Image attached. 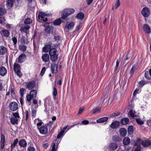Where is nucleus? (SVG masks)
<instances>
[{"label":"nucleus","instance_id":"nucleus-1","mask_svg":"<svg viewBox=\"0 0 151 151\" xmlns=\"http://www.w3.org/2000/svg\"><path fill=\"white\" fill-rule=\"evenodd\" d=\"M75 12L73 9L67 8L63 10L62 12V18L65 20H67V17L69 15L73 14Z\"/></svg>","mask_w":151,"mask_h":151},{"label":"nucleus","instance_id":"nucleus-2","mask_svg":"<svg viewBox=\"0 0 151 151\" xmlns=\"http://www.w3.org/2000/svg\"><path fill=\"white\" fill-rule=\"evenodd\" d=\"M5 4H3L1 5L0 7V24H3L4 22L6 21V19L4 17L3 15L6 13V10L5 8Z\"/></svg>","mask_w":151,"mask_h":151},{"label":"nucleus","instance_id":"nucleus-3","mask_svg":"<svg viewBox=\"0 0 151 151\" xmlns=\"http://www.w3.org/2000/svg\"><path fill=\"white\" fill-rule=\"evenodd\" d=\"M52 15V14H50L42 11L40 12L38 14V19L40 20L41 22H46L47 21L48 19L47 18H44V17L45 16H49Z\"/></svg>","mask_w":151,"mask_h":151},{"label":"nucleus","instance_id":"nucleus-4","mask_svg":"<svg viewBox=\"0 0 151 151\" xmlns=\"http://www.w3.org/2000/svg\"><path fill=\"white\" fill-rule=\"evenodd\" d=\"M30 90L29 94H28L26 96V100L29 102V103L32 99L36 97L37 93V91L36 90L33 89Z\"/></svg>","mask_w":151,"mask_h":151},{"label":"nucleus","instance_id":"nucleus-5","mask_svg":"<svg viewBox=\"0 0 151 151\" xmlns=\"http://www.w3.org/2000/svg\"><path fill=\"white\" fill-rule=\"evenodd\" d=\"M53 51H50L49 55L50 59L52 62H55L58 59V55L56 54L57 50L54 48H53Z\"/></svg>","mask_w":151,"mask_h":151},{"label":"nucleus","instance_id":"nucleus-6","mask_svg":"<svg viewBox=\"0 0 151 151\" xmlns=\"http://www.w3.org/2000/svg\"><path fill=\"white\" fill-rule=\"evenodd\" d=\"M46 23L48 24L47 25L45 24L42 25L43 26L45 27L44 30V32L47 34H49L50 33H52V31L54 30V28L52 26H50L49 25V24L50 23Z\"/></svg>","mask_w":151,"mask_h":151},{"label":"nucleus","instance_id":"nucleus-7","mask_svg":"<svg viewBox=\"0 0 151 151\" xmlns=\"http://www.w3.org/2000/svg\"><path fill=\"white\" fill-rule=\"evenodd\" d=\"M141 13L142 15L145 17H148L150 14V10L147 7H144L142 9Z\"/></svg>","mask_w":151,"mask_h":151},{"label":"nucleus","instance_id":"nucleus-8","mask_svg":"<svg viewBox=\"0 0 151 151\" xmlns=\"http://www.w3.org/2000/svg\"><path fill=\"white\" fill-rule=\"evenodd\" d=\"M36 85L35 81L32 80L27 83L26 86V88L29 90H32L36 86Z\"/></svg>","mask_w":151,"mask_h":151},{"label":"nucleus","instance_id":"nucleus-9","mask_svg":"<svg viewBox=\"0 0 151 151\" xmlns=\"http://www.w3.org/2000/svg\"><path fill=\"white\" fill-rule=\"evenodd\" d=\"M9 107L11 110L14 111L18 109V105L15 102H12L10 104Z\"/></svg>","mask_w":151,"mask_h":151},{"label":"nucleus","instance_id":"nucleus-10","mask_svg":"<svg viewBox=\"0 0 151 151\" xmlns=\"http://www.w3.org/2000/svg\"><path fill=\"white\" fill-rule=\"evenodd\" d=\"M120 125V123L116 120L112 122L109 127L112 129H116L119 127Z\"/></svg>","mask_w":151,"mask_h":151},{"label":"nucleus","instance_id":"nucleus-11","mask_svg":"<svg viewBox=\"0 0 151 151\" xmlns=\"http://www.w3.org/2000/svg\"><path fill=\"white\" fill-rule=\"evenodd\" d=\"M39 132L40 133L45 134L47 133L48 132V129L46 126H42L39 128Z\"/></svg>","mask_w":151,"mask_h":151},{"label":"nucleus","instance_id":"nucleus-12","mask_svg":"<svg viewBox=\"0 0 151 151\" xmlns=\"http://www.w3.org/2000/svg\"><path fill=\"white\" fill-rule=\"evenodd\" d=\"M51 68L52 73L53 74H56L58 72V65L55 63H53L51 64Z\"/></svg>","mask_w":151,"mask_h":151},{"label":"nucleus","instance_id":"nucleus-13","mask_svg":"<svg viewBox=\"0 0 151 151\" xmlns=\"http://www.w3.org/2000/svg\"><path fill=\"white\" fill-rule=\"evenodd\" d=\"M141 144L144 147H148L151 145V140L147 139L143 140Z\"/></svg>","mask_w":151,"mask_h":151},{"label":"nucleus","instance_id":"nucleus-14","mask_svg":"<svg viewBox=\"0 0 151 151\" xmlns=\"http://www.w3.org/2000/svg\"><path fill=\"white\" fill-rule=\"evenodd\" d=\"M118 147V144L115 142L111 143L109 145V150L110 151H114Z\"/></svg>","mask_w":151,"mask_h":151},{"label":"nucleus","instance_id":"nucleus-15","mask_svg":"<svg viewBox=\"0 0 151 151\" xmlns=\"http://www.w3.org/2000/svg\"><path fill=\"white\" fill-rule=\"evenodd\" d=\"M19 145L20 147L25 148L27 146V143L25 139H22L19 141Z\"/></svg>","mask_w":151,"mask_h":151},{"label":"nucleus","instance_id":"nucleus-16","mask_svg":"<svg viewBox=\"0 0 151 151\" xmlns=\"http://www.w3.org/2000/svg\"><path fill=\"white\" fill-rule=\"evenodd\" d=\"M53 48H51V47L50 45L47 44L43 48L42 50L45 52H46L49 51V52L50 51H53Z\"/></svg>","mask_w":151,"mask_h":151},{"label":"nucleus","instance_id":"nucleus-17","mask_svg":"<svg viewBox=\"0 0 151 151\" xmlns=\"http://www.w3.org/2000/svg\"><path fill=\"white\" fill-rule=\"evenodd\" d=\"M26 58V56L24 54H22L18 58V62L20 63H23Z\"/></svg>","mask_w":151,"mask_h":151},{"label":"nucleus","instance_id":"nucleus-18","mask_svg":"<svg viewBox=\"0 0 151 151\" xmlns=\"http://www.w3.org/2000/svg\"><path fill=\"white\" fill-rule=\"evenodd\" d=\"M142 29L144 32L147 34H149L150 32V27L147 24H144L142 27Z\"/></svg>","mask_w":151,"mask_h":151},{"label":"nucleus","instance_id":"nucleus-19","mask_svg":"<svg viewBox=\"0 0 151 151\" xmlns=\"http://www.w3.org/2000/svg\"><path fill=\"white\" fill-rule=\"evenodd\" d=\"M7 73L6 68L4 66H1L0 68V75L2 76H5Z\"/></svg>","mask_w":151,"mask_h":151},{"label":"nucleus","instance_id":"nucleus-20","mask_svg":"<svg viewBox=\"0 0 151 151\" xmlns=\"http://www.w3.org/2000/svg\"><path fill=\"white\" fill-rule=\"evenodd\" d=\"M49 55L47 53H44L42 55V58L43 61L45 62H47L49 60Z\"/></svg>","mask_w":151,"mask_h":151},{"label":"nucleus","instance_id":"nucleus-21","mask_svg":"<svg viewBox=\"0 0 151 151\" xmlns=\"http://www.w3.org/2000/svg\"><path fill=\"white\" fill-rule=\"evenodd\" d=\"M61 18H58L55 20L53 22V24L55 26H59L61 24V22H63V20H62Z\"/></svg>","mask_w":151,"mask_h":151},{"label":"nucleus","instance_id":"nucleus-22","mask_svg":"<svg viewBox=\"0 0 151 151\" xmlns=\"http://www.w3.org/2000/svg\"><path fill=\"white\" fill-rule=\"evenodd\" d=\"M119 132L121 136L125 137L127 134V131L125 129L122 128L120 129Z\"/></svg>","mask_w":151,"mask_h":151},{"label":"nucleus","instance_id":"nucleus-23","mask_svg":"<svg viewBox=\"0 0 151 151\" xmlns=\"http://www.w3.org/2000/svg\"><path fill=\"white\" fill-rule=\"evenodd\" d=\"M60 142V140H56L55 142H53L52 144V149L51 151H56L55 149V146H58Z\"/></svg>","mask_w":151,"mask_h":151},{"label":"nucleus","instance_id":"nucleus-24","mask_svg":"<svg viewBox=\"0 0 151 151\" xmlns=\"http://www.w3.org/2000/svg\"><path fill=\"white\" fill-rule=\"evenodd\" d=\"M67 24H66L65 27L68 30H70L75 25V23L73 22H68Z\"/></svg>","mask_w":151,"mask_h":151},{"label":"nucleus","instance_id":"nucleus-25","mask_svg":"<svg viewBox=\"0 0 151 151\" xmlns=\"http://www.w3.org/2000/svg\"><path fill=\"white\" fill-rule=\"evenodd\" d=\"M7 51V50L6 47L3 46H0V55L4 54Z\"/></svg>","mask_w":151,"mask_h":151},{"label":"nucleus","instance_id":"nucleus-26","mask_svg":"<svg viewBox=\"0 0 151 151\" xmlns=\"http://www.w3.org/2000/svg\"><path fill=\"white\" fill-rule=\"evenodd\" d=\"M108 119V117H104L97 120L96 122L98 123H103L107 121Z\"/></svg>","mask_w":151,"mask_h":151},{"label":"nucleus","instance_id":"nucleus-27","mask_svg":"<svg viewBox=\"0 0 151 151\" xmlns=\"http://www.w3.org/2000/svg\"><path fill=\"white\" fill-rule=\"evenodd\" d=\"M1 32L4 37H8L10 35V32L7 29H3L1 30Z\"/></svg>","mask_w":151,"mask_h":151},{"label":"nucleus","instance_id":"nucleus-28","mask_svg":"<svg viewBox=\"0 0 151 151\" xmlns=\"http://www.w3.org/2000/svg\"><path fill=\"white\" fill-rule=\"evenodd\" d=\"M129 122V119L128 118H124L122 119L121 121V123L123 125L127 124Z\"/></svg>","mask_w":151,"mask_h":151},{"label":"nucleus","instance_id":"nucleus-29","mask_svg":"<svg viewBox=\"0 0 151 151\" xmlns=\"http://www.w3.org/2000/svg\"><path fill=\"white\" fill-rule=\"evenodd\" d=\"M21 67L19 65L15 63L14 64V72L21 70Z\"/></svg>","mask_w":151,"mask_h":151},{"label":"nucleus","instance_id":"nucleus-30","mask_svg":"<svg viewBox=\"0 0 151 151\" xmlns=\"http://www.w3.org/2000/svg\"><path fill=\"white\" fill-rule=\"evenodd\" d=\"M84 13L81 12L79 13L76 16V17L78 19L83 20L84 18Z\"/></svg>","mask_w":151,"mask_h":151},{"label":"nucleus","instance_id":"nucleus-31","mask_svg":"<svg viewBox=\"0 0 151 151\" xmlns=\"http://www.w3.org/2000/svg\"><path fill=\"white\" fill-rule=\"evenodd\" d=\"M130 141V139L129 137H125L124 138L123 140V144L124 145H127L129 144Z\"/></svg>","mask_w":151,"mask_h":151},{"label":"nucleus","instance_id":"nucleus-32","mask_svg":"<svg viewBox=\"0 0 151 151\" xmlns=\"http://www.w3.org/2000/svg\"><path fill=\"white\" fill-rule=\"evenodd\" d=\"M18 142H19L18 139V138H16L14 139V140L13 143L11 144V149H13V148H14L15 146H17V145Z\"/></svg>","mask_w":151,"mask_h":151},{"label":"nucleus","instance_id":"nucleus-33","mask_svg":"<svg viewBox=\"0 0 151 151\" xmlns=\"http://www.w3.org/2000/svg\"><path fill=\"white\" fill-rule=\"evenodd\" d=\"M10 122L13 124H17L18 123V119L15 117H12L10 119Z\"/></svg>","mask_w":151,"mask_h":151},{"label":"nucleus","instance_id":"nucleus-34","mask_svg":"<svg viewBox=\"0 0 151 151\" xmlns=\"http://www.w3.org/2000/svg\"><path fill=\"white\" fill-rule=\"evenodd\" d=\"M147 83V81L144 80H142L138 82L139 87L141 88L145 85Z\"/></svg>","mask_w":151,"mask_h":151},{"label":"nucleus","instance_id":"nucleus-35","mask_svg":"<svg viewBox=\"0 0 151 151\" xmlns=\"http://www.w3.org/2000/svg\"><path fill=\"white\" fill-rule=\"evenodd\" d=\"M133 126L132 125L129 126L127 129L128 133L129 134H131L133 133Z\"/></svg>","mask_w":151,"mask_h":151},{"label":"nucleus","instance_id":"nucleus-36","mask_svg":"<svg viewBox=\"0 0 151 151\" xmlns=\"http://www.w3.org/2000/svg\"><path fill=\"white\" fill-rule=\"evenodd\" d=\"M112 139L113 141L117 142H119L121 140L120 137L117 135L113 136L112 138Z\"/></svg>","mask_w":151,"mask_h":151},{"label":"nucleus","instance_id":"nucleus-37","mask_svg":"<svg viewBox=\"0 0 151 151\" xmlns=\"http://www.w3.org/2000/svg\"><path fill=\"white\" fill-rule=\"evenodd\" d=\"M53 91L52 92V95L54 97V98H55L56 96H57L58 93L57 90L56 88V87L55 86L53 88Z\"/></svg>","mask_w":151,"mask_h":151},{"label":"nucleus","instance_id":"nucleus-38","mask_svg":"<svg viewBox=\"0 0 151 151\" xmlns=\"http://www.w3.org/2000/svg\"><path fill=\"white\" fill-rule=\"evenodd\" d=\"M37 114V110L35 109H32L31 115L32 118H35Z\"/></svg>","mask_w":151,"mask_h":151},{"label":"nucleus","instance_id":"nucleus-39","mask_svg":"<svg viewBox=\"0 0 151 151\" xmlns=\"http://www.w3.org/2000/svg\"><path fill=\"white\" fill-rule=\"evenodd\" d=\"M64 134L63 131H61L58 133L57 136V139L59 140V139L61 137H62L64 135Z\"/></svg>","mask_w":151,"mask_h":151},{"label":"nucleus","instance_id":"nucleus-40","mask_svg":"<svg viewBox=\"0 0 151 151\" xmlns=\"http://www.w3.org/2000/svg\"><path fill=\"white\" fill-rule=\"evenodd\" d=\"M135 111H133L132 109H131L129 110V113L130 116L134 118L136 117V116L135 115Z\"/></svg>","mask_w":151,"mask_h":151},{"label":"nucleus","instance_id":"nucleus-41","mask_svg":"<svg viewBox=\"0 0 151 151\" xmlns=\"http://www.w3.org/2000/svg\"><path fill=\"white\" fill-rule=\"evenodd\" d=\"M24 23L25 24H29L32 23V21L29 18H26L24 20Z\"/></svg>","mask_w":151,"mask_h":151},{"label":"nucleus","instance_id":"nucleus-42","mask_svg":"<svg viewBox=\"0 0 151 151\" xmlns=\"http://www.w3.org/2000/svg\"><path fill=\"white\" fill-rule=\"evenodd\" d=\"M14 4L13 0H8L6 5L8 6H12Z\"/></svg>","mask_w":151,"mask_h":151},{"label":"nucleus","instance_id":"nucleus-43","mask_svg":"<svg viewBox=\"0 0 151 151\" xmlns=\"http://www.w3.org/2000/svg\"><path fill=\"white\" fill-rule=\"evenodd\" d=\"M21 41L22 44H27L28 42L27 39H26L24 37H23L21 40Z\"/></svg>","mask_w":151,"mask_h":151},{"label":"nucleus","instance_id":"nucleus-44","mask_svg":"<svg viewBox=\"0 0 151 151\" xmlns=\"http://www.w3.org/2000/svg\"><path fill=\"white\" fill-rule=\"evenodd\" d=\"M136 66H135V65H132V68L131 69V70L130 72V75H131L130 77H131L132 75L134 73V71L136 69Z\"/></svg>","mask_w":151,"mask_h":151},{"label":"nucleus","instance_id":"nucleus-45","mask_svg":"<svg viewBox=\"0 0 151 151\" xmlns=\"http://www.w3.org/2000/svg\"><path fill=\"white\" fill-rule=\"evenodd\" d=\"M136 121L137 123L139 125H142L144 123L143 121L141 120L140 118H137L136 119Z\"/></svg>","mask_w":151,"mask_h":151},{"label":"nucleus","instance_id":"nucleus-46","mask_svg":"<svg viewBox=\"0 0 151 151\" xmlns=\"http://www.w3.org/2000/svg\"><path fill=\"white\" fill-rule=\"evenodd\" d=\"M1 142L6 143L5 136L2 134H1Z\"/></svg>","mask_w":151,"mask_h":151},{"label":"nucleus","instance_id":"nucleus-47","mask_svg":"<svg viewBox=\"0 0 151 151\" xmlns=\"http://www.w3.org/2000/svg\"><path fill=\"white\" fill-rule=\"evenodd\" d=\"M149 75V73L148 72V71L145 72L144 74L145 77L147 79L150 80L151 79V77Z\"/></svg>","mask_w":151,"mask_h":151},{"label":"nucleus","instance_id":"nucleus-48","mask_svg":"<svg viewBox=\"0 0 151 151\" xmlns=\"http://www.w3.org/2000/svg\"><path fill=\"white\" fill-rule=\"evenodd\" d=\"M12 40L14 43V46L16 45L17 42V37L15 36H14L12 38Z\"/></svg>","mask_w":151,"mask_h":151},{"label":"nucleus","instance_id":"nucleus-49","mask_svg":"<svg viewBox=\"0 0 151 151\" xmlns=\"http://www.w3.org/2000/svg\"><path fill=\"white\" fill-rule=\"evenodd\" d=\"M120 62V60L117 59L116 61V65L114 68V71H116L118 69L119 63Z\"/></svg>","mask_w":151,"mask_h":151},{"label":"nucleus","instance_id":"nucleus-50","mask_svg":"<svg viewBox=\"0 0 151 151\" xmlns=\"http://www.w3.org/2000/svg\"><path fill=\"white\" fill-rule=\"evenodd\" d=\"M25 91V89L24 88H22L20 89L19 93L22 97L23 96L24 94V92Z\"/></svg>","mask_w":151,"mask_h":151},{"label":"nucleus","instance_id":"nucleus-51","mask_svg":"<svg viewBox=\"0 0 151 151\" xmlns=\"http://www.w3.org/2000/svg\"><path fill=\"white\" fill-rule=\"evenodd\" d=\"M120 5V3L119 0H116V3L115 4V8L116 9H117Z\"/></svg>","mask_w":151,"mask_h":151},{"label":"nucleus","instance_id":"nucleus-52","mask_svg":"<svg viewBox=\"0 0 151 151\" xmlns=\"http://www.w3.org/2000/svg\"><path fill=\"white\" fill-rule=\"evenodd\" d=\"M120 114V112H117L112 114L111 116V117H115L119 116Z\"/></svg>","mask_w":151,"mask_h":151},{"label":"nucleus","instance_id":"nucleus-53","mask_svg":"<svg viewBox=\"0 0 151 151\" xmlns=\"http://www.w3.org/2000/svg\"><path fill=\"white\" fill-rule=\"evenodd\" d=\"M59 80L57 81V84L58 85H61L62 83L63 78L59 76Z\"/></svg>","mask_w":151,"mask_h":151},{"label":"nucleus","instance_id":"nucleus-54","mask_svg":"<svg viewBox=\"0 0 151 151\" xmlns=\"http://www.w3.org/2000/svg\"><path fill=\"white\" fill-rule=\"evenodd\" d=\"M19 48L21 50H22L23 51H25L27 49V47L26 46L23 45L22 46H19Z\"/></svg>","mask_w":151,"mask_h":151},{"label":"nucleus","instance_id":"nucleus-55","mask_svg":"<svg viewBox=\"0 0 151 151\" xmlns=\"http://www.w3.org/2000/svg\"><path fill=\"white\" fill-rule=\"evenodd\" d=\"M60 39V36L58 35H55L54 36V39L55 41H59Z\"/></svg>","mask_w":151,"mask_h":151},{"label":"nucleus","instance_id":"nucleus-56","mask_svg":"<svg viewBox=\"0 0 151 151\" xmlns=\"http://www.w3.org/2000/svg\"><path fill=\"white\" fill-rule=\"evenodd\" d=\"M14 72L16 73L17 75L19 77H21L22 76V74L20 70Z\"/></svg>","mask_w":151,"mask_h":151},{"label":"nucleus","instance_id":"nucleus-57","mask_svg":"<svg viewBox=\"0 0 151 151\" xmlns=\"http://www.w3.org/2000/svg\"><path fill=\"white\" fill-rule=\"evenodd\" d=\"M45 71H46L45 68V67H43L42 68V69L41 70V73H40V74L41 76H42L44 75Z\"/></svg>","mask_w":151,"mask_h":151},{"label":"nucleus","instance_id":"nucleus-58","mask_svg":"<svg viewBox=\"0 0 151 151\" xmlns=\"http://www.w3.org/2000/svg\"><path fill=\"white\" fill-rule=\"evenodd\" d=\"M101 110V108H96L93 109V113H96V112L100 111Z\"/></svg>","mask_w":151,"mask_h":151},{"label":"nucleus","instance_id":"nucleus-59","mask_svg":"<svg viewBox=\"0 0 151 151\" xmlns=\"http://www.w3.org/2000/svg\"><path fill=\"white\" fill-rule=\"evenodd\" d=\"M35 148L33 147L30 146L27 149L28 151H35Z\"/></svg>","mask_w":151,"mask_h":151},{"label":"nucleus","instance_id":"nucleus-60","mask_svg":"<svg viewBox=\"0 0 151 151\" xmlns=\"http://www.w3.org/2000/svg\"><path fill=\"white\" fill-rule=\"evenodd\" d=\"M140 90L139 89L136 88L134 92L133 95L134 96H135L138 93V92Z\"/></svg>","mask_w":151,"mask_h":151},{"label":"nucleus","instance_id":"nucleus-61","mask_svg":"<svg viewBox=\"0 0 151 151\" xmlns=\"http://www.w3.org/2000/svg\"><path fill=\"white\" fill-rule=\"evenodd\" d=\"M84 109L85 108L84 107L82 108H80L78 110V114H81L82 112L84 110Z\"/></svg>","mask_w":151,"mask_h":151},{"label":"nucleus","instance_id":"nucleus-62","mask_svg":"<svg viewBox=\"0 0 151 151\" xmlns=\"http://www.w3.org/2000/svg\"><path fill=\"white\" fill-rule=\"evenodd\" d=\"M12 25V24H10L8 23L7 24L6 26V27L7 29H13V27H12L11 26Z\"/></svg>","mask_w":151,"mask_h":151},{"label":"nucleus","instance_id":"nucleus-63","mask_svg":"<svg viewBox=\"0 0 151 151\" xmlns=\"http://www.w3.org/2000/svg\"><path fill=\"white\" fill-rule=\"evenodd\" d=\"M89 122L87 120H83L82 123L84 125H87L89 124Z\"/></svg>","mask_w":151,"mask_h":151},{"label":"nucleus","instance_id":"nucleus-64","mask_svg":"<svg viewBox=\"0 0 151 151\" xmlns=\"http://www.w3.org/2000/svg\"><path fill=\"white\" fill-rule=\"evenodd\" d=\"M141 147L140 145H138L135 148L134 151H140Z\"/></svg>","mask_w":151,"mask_h":151}]
</instances>
